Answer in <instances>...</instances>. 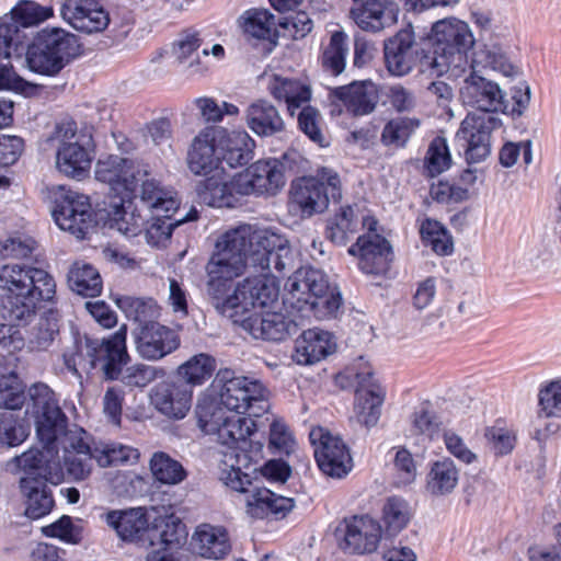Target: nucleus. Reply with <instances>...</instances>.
Listing matches in <instances>:
<instances>
[{
	"label": "nucleus",
	"instance_id": "22",
	"mask_svg": "<svg viewBox=\"0 0 561 561\" xmlns=\"http://www.w3.org/2000/svg\"><path fill=\"white\" fill-rule=\"evenodd\" d=\"M87 433L82 428L62 431L58 447L64 450L62 460L67 473L73 480H84L92 471L93 449L85 440Z\"/></svg>",
	"mask_w": 561,
	"mask_h": 561
},
{
	"label": "nucleus",
	"instance_id": "58",
	"mask_svg": "<svg viewBox=\"0 0 561 561\" xmlns=\"http://www.w3.org/2000/svg\"><path fill=\"white\" fill-rule=\"evenodd\" d=\"M25 400L24 385L15 373L0 376V408L20 409Z\"/></svg>",
	"mask_w": 561,
	"mask_h": 561
},
{
	"label": "nucleus",
	"instance_id": "13",
	"mask_svg": "<svg viewBox=\"0 0 561 561\" xmlns=\"http://www.w3.org/2000/svg\"><path fill=\"white\" fill-rule=\"evenodd\" d=\"M279 295L278 284L275 283V295L268 300L260 298L261 290H256L247 300L253 302L251 306H240L233 311L236 314L226 316L233 323L241 325L254 339L268 341H283L289 335L291 321L280 312H271L266 309L277 304Z\"/></svg>",
	"mask_w": 561,
	"mask_h": 561
},
{
	"label": "nucleus",
	"instance_id": "55",
	"mask_svg": "<svg viewBox=\"0 0 561 561\" xmlns=\"http://www.w3.org/2000/svg\"><path fill=\"white\" fill-rule=\"evenodd\" d=\"M421 237L438 255H449L454 250L451 237L444 226L432 219H426L421 226Z\"/></svg>",
	"mask_w": 561,
	"mask_h": 561
},
{
	"label": "nucleus",
	"instance_id": "30",
	"mask_svg": "<svg viewBox=\"0 0 561 561\" xmlns=\"http://www.w3.org/2000/svg\"><path fill=\"white\" fill-rule=\"evenodd\" d=\"M60 15L70 26L87 34L104 31L110 23L108 13L95 3L64 2Z\"/></svg>",
	"mask_w": 561,
	"mask_h": 561
},
{
	"label": "nucleus",
	"instance_id": "15",
	"mask_svg": "<svg viewBox=\"0 0 561 561\" xmlns=\"http://www.w3.org/2000/svg\"><path fill=\"white\" fill-rule=\"evenodd\" d=\"M214 386H220L218 402L225 410L237 414L260 416L267 409V390L259 380L233 376L229 369L219 370Z\"/></svg>",
	"mask_w": 561,
	"mask_h": 561
},
{
	"label": "nucleus",
	"instance_id": "32",
	"mask_svg": "<svg viewBox=\"0 0 561 561\" xmlns=\"http://www.w3.org/2000/svg\"><path fill=\"white\" fill-rule=\"evenodd\" d=\"M415 58L414 33L411 28L401 30L385 45L386 66L393 76L408 75L415 64Z\"/></svg>",
	"mask_w": 561,
	"mask_h": 561
},
{
	"label": "nucleus",
	"instance_id": "51",
	"mask_svg": "<svg viewBox=\"0 0 561 561\" xmlns=\"http://www.w3.org/2000/svg\"><path fill=\"white\" fill-rule=\"evenodd\" d=\"M94 460L101 467L134 465L139 459V451L128 445L110 443L93 448Z\"/></svg>",
	"mask_w": 561,
	"mask_h": 561
},
{
	"label": "nucleus",
	"instance_id": "37",
	"mask_svg": "<svg viewBox=\"0 0 561 561\" xmlns=\"http://www.w3.org/2000/svg\"><path fill=\"white\" fill-rule=\"evenodd\" d=\"M248 127L257 136L270 137L284 130L285 123L278 110L266 100H257L245 112Z\"/></svg>",
	"mask_w": 561,
	"mask_h": 561
},
{
	"label": "nucleus",
	"instance_id": "49",
	"mask_svg": "<svg viewBox=\"0 0 561 561\" xmlns=\"http://www.w3.org/2000/svg\"><path fill=\"white\" fill-rule=\"evenodd\" d=\"M115 302L128 319L144 325L154 323L153 320L160 316L159 307L152 298L118 296Z\"/></svg>",
	"mask_w": 561,
	"mask_h": 561
},
{
	"label": "nucleus",
	"instance_id": "2",
	"mask_svg": "<svg viewBox=\"0 0 561 561\" xmlns=\"http://www.w3.org/2000/svg\"><path fill=\"white\" fill-rule=\"evenodd\" d=\"M229 412L210 397L201 398L196 405L199 428L207 435H216L224 447L218 463L220 481L231 490L247 492L251 480L243 468L250 461L247 448L255 431V422L251 417Z\"/></svg>",
	"mask_w": 561,
	"mask_h": 561
},
{
	"label": "nucleus",
	"instance_id": "28",
	"mask_svg": "<svg viewBox=\"0 0 561 561\" xmlns=\"http://www.w3.org/2000/svg\"><path fill=\"white\" fill-rule=\"evenodd\" d=\"M350 15L360 30L378 33L398 22L399 8L389 0H365Z\"/></svg>",
	"mask_w": 561,
	"mask_h": 561
},
{
	"label": "nucleus",
	"instance_id": "43",
	"mask_svg": "<svg viewBox=\"0 0 561 561\" xmlns=\"http://www.w3.org/2000/svg\"><path fill=\"white\" fill-rule=\"evenodd\" d=\"M217 362L214 356L207 353H198L191 356L176 368V376L181 383L194 387L204 385L216 370Z\"/></svg>",
	"mask_w": 561,
	"mask_h": 561
},
{
	"label": "nucleus",
	"instance_id": "45",
	"mask_svg": "<svg viewBox=\"0 0 561 561\" xmlns=\"http://www.w3.org/2000/svg\"><path fill=\"white\" fill-rule=\"evenodd\" d=\"M106 523L124 540H134L148 528V518L141 507L129 511H112L106 514Z\"/></svg>",
	"mask_w": 561,
	"mask_h": 561
},
{
	"label": "nucleus",
	"instance_id": "20",
	"mask_svg": "<svg viewBox=\"0 0 561 561\" xmlns=\"http://www.w3.org/2000/svg\"><path fill=\"white\" fill-rule=\"evenodd\" d=\"M492 128L493 118L485 114H468L461 122L455 145L468 163L483 161L490 154Z\"/></svg>",
	"mask_w": 561,
	"mask_h": 561
},
{
	"label": "nucleus",
	"instance_id": "50",
	"mask_svg": "<svg viewBox=\"0 0 561 561\" xmlns=\"http://www.w3.org/2000/svg\"><path fill=\"white\" fill-rule=\"evenodd\" d=\"M51 5H42L33 0H20L8 14L20 27H34L54 16Z\"/></svg>",
	"mask_w": 561,
	"mask_h": 561
},
{
	"label": "nucleus",
	"instance_id": "6",
	"mask_svg": "<svg viewBox=\"0 0 561 561\" xmlns=\"http://www.w3.org/2000/svg\"><path fill=\"white\" fill-rule=\"evenodd\" d=\"M284 163L277 159L257 160L229 182L209 179L199 188V202L210 207H236L250 195H275L285 185Z\"/></svg>",
	"mask_w": 561,
	"mask_h": 561
},
{
	"label": "nucleus",
	"instance_id": "23",
	"mask_svg": "<svg viewBox=\"0 0 561 561\" xmlns=\"http://www.w3.org/2000/svg\"><path fill=\"white\" fill-rule=\"evenodd\" d=\"M356 380L358 387L355 393L354 419L358 424L370 428L379 421L385 391L373 379L370 370L357 373Z\"/></svg>",
	"mask_w": 561,
	"mask_h": 561
},
{
	"label": "nucleus",
	"instance_id": "27",
	"mask_svg": "<svg viewBox=\"0 0 561 561\" xmlns=\"http://www.w3.org/2000/svg\"><path fill=\"white\" fill-rule=\"evenodd\" d=\"M336 350V342L329 331L313 328L305 330L296 340L293 360L302 366L314 365Z\"/></svg>",
	"mask_w": 561,
	"mask_h": 561
},
{
	"label": "nucleus",
	"instance_id": "11",
	"mask_svg": "<svg viewBox=\"0 0 561 561\" xmlns=\"http://www.w3.org/2000/svg\"><path fill=\"white\" fill-rule=\"evenodd\" d=\"M80 50L81 44L75 34L61 27H46L28 44L25 64L32 72L56 77L80 55Z\"/></svg>",
	"mask_w": 561,
	"mask_h": 561
},
{
	"label": "nucleus",
	"instance_id": "44",
	"mask_svg": "<svg viewBox=\"0 0 561 561\" xmlns=\"http://www.w3.org/2000/svg\"><path fill=\"white\" fill-rule=\"evenodd\" d=\"M201 38L197 33L183 34L173 45V55L176 61L190 76H203L208 67L199 57Z\"/></svg>",
	"mask_w": 561,
	"mask_h": 561
},
{
	"label": "nucleus",
	"instance_id": "33",
	"mask_svg": "<svg viewBox=\"0 0 561 561\" xmlns=\"http://www.w3.org/2000/svg\"><path fill=\"white\" fill-rule=\"evenodd\" d=\"M19 26L8 14L0 16V90H22L25 81L20 78L12 66L11 55Z\"/></svg>",
	"mask_w": 561,
	"mask_h": 561
},
{
	"label": "nucleus",
	"instance_id": "8",
	"mask_svg": "<svg viewBox=\"0 0 561 561\" xmlns=\"http://www.w3.org/2000/svg\"><path fill=\"white\" fill-rule=\"evenodd\" d=\"M127 327L123 324L108 339L84 336L62 354L64 364L78 378L80 370L90 373L100 367L107 379H117L121 366L127 363Z\"/></svg>",
	"mask_w": 561,
	"mask_h": 561
},
{
	"label": "nucleus",
	"instance_id": "7",
	"mask_svg": "<svg viewBox=\"0 0 561 561\" xmlns=\"http://www.w3.org/2000/svg\"><path fill=\"white\" fill-rule=\"evenodd\" d=\"M432 38L434 50L421 60L422 72L458 77L469 69L476 38L468 23L456 18L439 20L433 24Z\"/></svg>",
	"mask_w": 561,
	"mask_h": 561
},
{
	"label": "nucleus",
	"instance_id": "47",
	"mask_svg": "<svg viewBox=\"0 0 561 561\" xmlns=\"http://www.w3.org/2000/svg\"><path fill=\"white\" fill-rule=\"evenodd\" d=\"M412 518L409 503L400 496H389L381 507V520L387 536H397L405 529Z\"/></svg>",
	"mask_w": 561,
	"mask_h": 561
},
{
	"label": "nucleus",
	"instance_id": "9",
	"mask_svg": "<svg viewBox=\"0 0 561 561\" xmlns=\"http://www.w3.org/2000/svg\"><path fill=\"white\" fill-rule=\"evenodd\" d=\"M286 302L304 317L318 320L334 317L342 305L341 294L331 287L327 276L317 268L297 270L286 284Z\"/></svg>",
	"mask_w": 561,
	"mask_h": 561
},
{
	"label": "nucleus",
	"instance_id": "57",
	"mask_svg": "<svg viewBox=\"0 0 561 561\" xmlns=\"http://www.w3.org/2000/svg\"><path fill=\"white\" fill-rule=\"evenodd\" d=\"M451 165V156L444 137H435L427 148L425 169L431 176H436L448 170Z\"/></svg>",
	"mask_w": 561,
	"mask_h": 561
},
{
	"label": "nucleus",
	"instance_id": "54",
	"mask_svg": "<svg viewBox=\"0 0 561 561\" xmlns=\"http://www.w3.org/2000/svg\"><path fill=\"white\" fill-rule=\"evenodd\" d=\"M420 125L421 122L417 118L397 117L390 119L381 131V142L394 148L404 147Z\"/></svg>",
	"mask_w": 561,
	"mask_h": 561
},
{
	"label": "nucleus",
	"instance_id": "3",
	"mask_svg": "<svg viewBox=\"0 0 561 561\" xmlns=\"http://www.w3.org/2000/svg\"><path fill=\"white\" fill-rule=\"evenodd\" d=\"M36 434L43 444L42 449L31 448L16 457L18 467L25 472L24 478H34L59 484L65 471L58 455L59 436L67 425V417L58 405L54 391L45 383H34L28 389Z\"/></svg>",
	"mask_w": 561,
	"mask_h": 561
},
{
	"label": "nucleus",
	"instance_id": "40",
	"mask_svg": "<svg viewBox=\"0 0 561 561\" xmlns=\"http://www.w3.org/2000/svg\"><path fill=\"white\" fill-rule=\"evenodd\" d=\"M362 216H370L355 206H343L329 219L327 237L337 245H345L348 240L358 231Z\"/></svg>",
	"mask_w": 561,
	"mask_h": 561
},
{
	"label": "nucleus",
	"instance_id": "63",
	"mask_svg": "<svg viewBox=\"0 0 561 561\" xmlns=\"http://www.w3.org/2000/svg\"><path fill=\"white\" fill-rule=\"evenodd\" d=\"M34 248L35 241L31 237L14 233L0 241V255L4 259H24Z\"/></svg>",
	"mask_w": 561,
	"mask_h": 561
},
{
	"label": "nucleus",
	"instance_id": "14",
	"mask_svg": "<svg viewBox=\"0 0 561 561\" xmlns=\"http://www.w3.org/2000/svg\"><path fill=\"white\" fill-rule=\"evenodd\" d=\"M342 197L339 174L329 168L318 170L316 176L297 179L290 186V205L302 217L323 213L330 199L337 202Z\"/></svg>",
	"mask_w": 561,
	"mask_h": 561
},
{
	"label": "nucleus",
	"instance_id": "48",
	"mask_svg": "<svg viewBox=\"0 0 561 561\" xmlns=\"http://www.w3.org/2000/svg\"><path fill=\"white\" fill-rule=\"evenodd\" d=\"M347 54V35L342 31H334L320 57L323 70L332 76L342 73L345 69Z\"/></svg>",
	"mask_w": 561,
	"mask_h": 561
},
{
	"label": "nucleus",
	"instance_id": "53",
	"mask_svg": "<svg viewBox=\"0 0 561 561\" xmlns=\"http://www.w3.org/2000/svg\"><path fill=\"white\" fill-rule=\"evenodd\" d=\"M243 32L256 39H271L275 34L274 15L267 10H248L240 18Z\"/></svg>",
	"mask_w": 561,
	"mask_h": 561
},
{
	"label": "nucleus",
	"instance_id": "34",
	"mask_svg": "<svg viewBox=\"0 0 561 561\" xmlns=\"http://www.w3.org/2000/svg\"><path fill=\"white\" fill-rule=\"evenodd\" d=\"M332 94L354 115L371 113L379 100L378 88L370 80L355 81L348 85L335 88Z\"/></svg>",
	"mask_w": 561,
	"mask_h": 561
},
{
	"label": "nucleus",
	"instance_id": "41",
	"mask_svg": "<svg viewBox=\"0 0 561 561\" xmlns=\"http://www.w3.org/2000/svg\"><path fill=\"white\" fill-rule=\"evenodd\" d=\"M111 228H115L127 238L139 236L144 231L145 218L136 210L131 198L119 197L111 204Z\"/></svg>",
	"mask_w": 561,
	"mask_h": 561
},
{
	"label": "nucleus",
	"instance_id": "59",
	"mask_svg": "<svg viewBox=\"0 0 561 561\" xmlns=\"http://www.w3.org/2000/svg\"><path fill=\"white\" fill-rule=\"evenodd\" d=\"M184 525L180 520L164 522L163 528L154 529L151 534V546H165L178 551L185 540Z\"/></svg>",
	"mask_w": 561,
	"mask_h": 561
},
{
	"label": "nucleus",
	"instance_id": "21",
	"mask_svg": "<svg viewBox=\"0 0 561 561\" xmlns=\"http://www.w3.org/2000/svg\"><path fill=\"white\" fill-rule=\"evenodd\" d=\"M254 232L255 234L266 232V239L264 240L252 239L254 244V265L261 268V274H268L273 277L271 274L272 266L279 273L288 270L293 263L288 240L271 229L254 226ZM274 278L277 283L275 276Z\"/></svg>",
	"mask_w": 561,
	"mask_h": 561
},
{
	"label": "nucleus",
	"instance_id": "12",
	"mask_svg": "<svg viewBox=\"0 0 561 561\" xmlns=\"http://www.w3.org/2000/svg\"><path fill=\"white\" fill-rule=\"evenodd\" d=\"M139 196L153 216L145 229L146 241L152 247H164L171 239L175 227L196 220L198 217L197 210L191 208L184 217L172 219V215L180 206V201L172 188L162 186L157 180L145 181Z\"/></svg>",
	"mask_w": 561,
	"mask_h": 561
},
{
	"label": "nucleus",
	"instance_id": "56",
	"mask_svg": "<svg viewBox=\"0 0 561 561\" xmlns=\"http://www.w3.org/2000/svg\"><path fill=\"white\" fill-rule=\"evenodd\" d=\"M539 415L561 420V379L542 385L538 392Z\"/></svg>",
	"mask_w": 561,
	"mask_h": 561
},
{
	"label": "nucleus",
	"instance_id": "38",
	"mask_svg": "<svg viewBox=\"0 0 561 561\" xmlns=\"http://www.w3.org/2000/svg\"><path fill=\"white\" fill-rule=\"evenodd\" d=\"M459 483V470L449 457L430 463L426 476V491L434 496H445L454 492Z\"/></svg>",
	"mask_w": 561,
	"mask_h": 561
},
{
	"label": "nucleus",
	"instance_id": "39",
	"mask_svg": "<svg viewBox=\"0 0 561 561\" xmlns=\"http://www.w3.org/2000/svg\"><path fill=\"white\" fill-rule=\"evenodd\" d=\"M45 482L34 478H21V489L26 496L25 515L32 519L48 515L55 506L51 490Z\"/></svg>",
	"mask_w": 561,
	"mask_h": 561
},
{
	"label": "nucleus",
	"instance_id": "18",
	"mask_svg": "<svg viewBox=\"0 0 561 561\" xmlns=\"http://www.w3.org/2000/svg\"><path fill=\"white\" fill-rule=\"evenodd\" d=\"M95 179L108 185L111 192L119 197L131 198L139 183L149 179L147 171L131 159L118 156L107 154L101 157L94 168Z\"/></svg>",
	"mask_w": 561,
	"mask_h": 561
},
{
	"label": "nucleus",
	"instance_id": "25",
	"mask_svg": "<svg viewBox=\"0 0 561 561\" xmlns=\"http://www.w3.org/2000/svg\"><path fill=\"white\" fill-rule=\"evenodd\" d=\"M382 537V527L378 520L368 516H353L346 520L343 550L352 553L375 552Z\"/></svg>",
	"mask_w": 561,
	"mask_h": 561
},
{
	"label": "nucleus",
	"instance_id": "46",
	"mask_svg": "<svg viewBox=\"0 0 561 561\" xmlns=\"http://www.w3.org/2000/svg\"><path fill=\"white\" fill-rule=\"evenodd\" d=\"M68 284L71 290L85 297H95L102 291V278L99 271L91 264L75 262L68 272Z\"/></svg>",
	"mask_w": 561,
	"mask_h": 561
},
{
	"label": "nucleus",
	"instance_id": "1",
	"mask_svg": "<svg viewBox=\"0 0 561 561\" xmlns=\"http://www.w3.org/2000/svg\"><path fill=\"white\" fill-rule=\"evenodd\" d=\"M266 232L255 234L254 226L242 224L218 236L214 251L206 265L207 293L213 306L222 316H232L240 306H251L247 298L256 290L265 300L275 295V278L268 274L249 276L239 282L232 294L227 295L230 283L245 273L250 257L254 264V244L252 239L264 240Z\"/></svg>",
	"mask_w": 561,
	"mask_h": 561
},
{
	"label": "nucleus",
	"instance_id": "29",
	"mask_svg": "<svg viewBox=\"0 0 561 561\" xmlns=\"http://www.w3.org/2000/svg\"><path fill=\"white\" fill-rule=\"evenodd\" d=\"M462 102L484 113L504 108V94L499 84L479 76H470L461 88Z\"/></svg>",
	"mask_w": 561,
	"mask_h": 561
},
{
	"label": "nucleus",
	"instance_id": "19",
	"mask_svg": "<svg viewBox=\"0 0 561 561\" xmlns=\"http://www.w3.org/2000/svg\"><path fill=\"white\" fill-rule=\"evenodd\" d=\"M314 458L320 470L332 478L346 476L353 467L350 450L342 438L329 430L317 426L310 431Z\"/></svg>",
	"mask_w": 561,
	"mask_h": 561
},
{
	"label": "nucleus",
	"instance_id": "26",
	"mask_svg": "<svg viewBox=\"0 0 561 561\" xmlns=\"http://www.w3.org/2000/svg\"><path fill=\"white\" fill-rule=\"evenodd\" d=\"M139 355L148 360H158L180 346L179 334L158 322L142 325L136 336Z\"/></svg>",
	"mask_w": 561,
	"mask_h": 561
},
{
	"label": "nucleus",
	"instance_id": "17",
	"mask_svg": "<svg viewBox=\"0 0 561 561\" xmlns=\"http://www.w3.org/2000/svg\"><path fill=\"white\" fill-rule=\"evenodd\" d=\"M377 220L373 216H362V226L367 232L359 236L348 248L351 255L358 257V267L365 274H385L392 260V249L386 238L376 232Z\"/></svg>",
	"mask_w": 561,
	"mask_h": 561
},
{
	"label": "nucleus",
	"instance_id": "36",
	"mask_svg": "<svg viewBox=\"0 0 561 561\" xmlns=\"http://www.w3.org/2000/svg\"><path fill=\"white\" fill-rule=\"evenodd\" d=\"M247 513L254 518L284 517L294 508V499L278 495L268 489H255L247 495Z\"/></svg>",
	"mask_w": 561,
	"mask_h": 561
},
{
	"label": "nucleus",
	"instance_id": "52",
	"mask_svg": "<svg viewBox=\"0 0 561 561\" xmlns=\"http://www.w3.org/2000/svg\"><path fill=\"white\" fill-rule=\"evenodd\" d=\"M149 466L153 478L162 484H179L186 478L183 466L163 451L154 453Z\"/></svg>",
	"mask_w": 561,
	"mask_h": 561
},
{
	"label": "nucleus",
	"instance_id": "62",
	"mask_svg": "<svg viewBox=\"0 0 561 561\" xmlns=\"http://www.w3.org/2000/svg\"><path fill=\"white\" fill-rule=\"evenodd\" d=\"M194 103L204 121L208 123H219L225 115L239 114V108L234 104L228 102L219 104L215 99L208 96L197 98Z\"/></svg>",
	"mask_w": 561,
	"mask_h": 561
},
{
	"label": "nucleus",
	"instance_id": "31",
	"mask_svg": "<svg viewBox=\"0 0 561 561\" xmlns=\"http://www.w3.org/2000/svg\"><path fill=\"white\" fill-rule=\"evenodd\" d=\"M191 545L198 556L209 560H222L231 551L228 530L224 526L208 523L195 528Z\"/></svg>",
	"mask_w": 561,
	"mask_h": 561
},
{
	"label": "nucleus",
	"instance_id": "42",
	"mask_svg": "<svg viewBox=\"0 0 561 561\" xmlns=\"http://www.w3.org/2000/svg\"><path fill=\"white\" fill-rule=\"evenodd\" d=\"M490 68L505 77L517 73V68L510 61L504 49L497 44H483L471 54L469 69Z\"/></svg>",
	"mask_w": 561,
	"mask_h": 561
},
{
	"label": "nucleus",
	"instance_id": "10",
	"mask_svg": "<svg viewBox=\"0 0 561 561\" xmlns=\"http://www.w3.org/2000/svg\"><path fill=\"white\" fill-rule=\"evenodd\" d=\"M46 142L55 149V168L62 175L82 180L91 169L95 154L92 135L79 130L70 118L56 123Z\"/></svg>",
	"mask_w": 561,
	"mask_h": 561
},
{
	"label": "nucleus",
	"instance_id": "64",
	"mask_svg": "<svg viewBox=\"0 0 561 561\" xmlns=\"http://www.w3.org/2000/svg\"><path fill=\"white\" fill-rule=\"evenodd\" d=\"M27 436V428L11 413H0V445L16 446Z\"/></svg>",
	"mask_w": 561,
	"mask_h": 561
},
{
	"label": "nucleus",
	"instance_id": "60",
	"mask_svg": "<svg viewBox=\"0 0 561 561\" xmlns=\"http://www.w3.org/2000/svg\"><path fill=\"white\" fill-rule=\"evenodd\" d=\"M46 537L57 538L66 543L78 545L82 539V528L73 523L68 515H62L56 522L42 528Z\"/></svg>",
	"mask_w": 561,
	"mask_h": 561
},
{
	"label": "nucleus",
	"instance_id": "61",
	"mask_svg": "<svg viewBox=\"0 0 561 561\" xmlns=\"http://www.w3.org/2000/svg\"><path fill=\"white\" fill-rule=\"evenodd\" d=\"M58 332V320L56 316L50 312L48 316L42 317L33 328L30 344L34 350H47L53 344Z\"/></svg>",
	"mask_w": 561,
	"mask_h": 561
},
{
	"label": "nucleus",
	"instance_id": "35",
	"mask_svg": "<svg viewBox=\"0 0 561 561\" xmlns=\"http://www.w3.org/2000/svg\"><path fill=\"white\" fill-rule=\"evenodd\" d=\"M267 90L278 102L286 104L287 112L294 116L298 110L308 106L312 91L309 84L298 80L273 75L268 78Z\"/></svg>",
	"mask_w": 561,
	"mask_h": 561
},
{
	"label": "nucleus",
	"instance_id": "24",
	"mask_svg": "<svg viewBox=\"0 0 561 561\" xmlns=\"http://www.w3.org/2000/svg\"><path fill=\"white\" fill-rule=\"evenodd\" d=\"M154 409L171 420H183L192 408L193 390L179 381L157 385L150 393Z\"/></svg>",
	"mask_w": 561,
	"mask_h": 561
},
{
	"label": "nucleus",
	"instance_id": "5",
	"mask_svg": "<svg viewBox=\"0 0 561 561\" xmlns=\"http://www.w3.org/2000/svg\"><path fill=\"white\" fill-rule=\"evenodd\" d=\"M0 289L7 293L0 305V314L9 321H27L38 305L56 296V282L46 270L25 264H5L0 267Z\"/></svg>",
	"mask_w": 561,
	"mask_h": 561
},
{
	"label": "nucleus",
	"instance_id": "4",
	"mask_svg": "<svg viewBox=\"0 0 561 561\" xmlns=\"http://www.w3.org/2000/svg\"><path fill=\"white\" fill-rule=\"evenodd\" d=\"M253 139L244 130L228 131L224 127H205L193 139L187 152V167L195 175L206 176L196 185L199 188L209 179L229 182L230 178L221 167L226 162L230 168L248 163L252 159Z\"/></svg>",
	"mask_w": 561,
	"mask_h": 561
},
{
	"label": "nucleus",
	"instance_id": "16",
	"mask_svg": "<svg viewBox=\"0 0 561 561\" xmlns=\"http://www.w3.org/2000/svg\"><path fill=\"white\" fill-rule=\"evenodd\" d=\"M56 225L78 239H83L93 228L94 218L89 197L59 186L55 192L51 210Z\"/></svg>",
	"mask_w": 561,
	"mask_h": 561
}]
</instances>
